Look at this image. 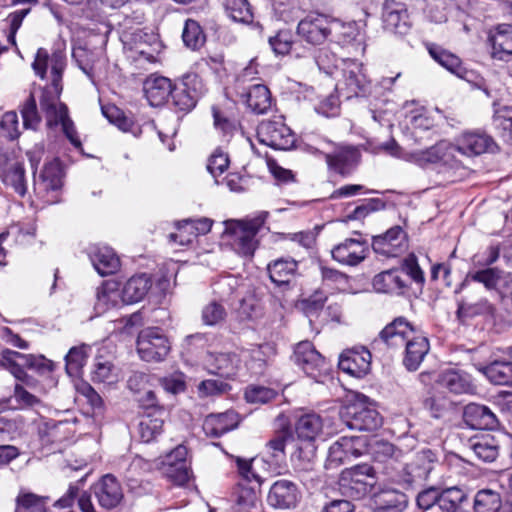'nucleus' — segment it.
<instances>
[{
    "mask_svg": "<svg viewBox=\"0 0 512 512\" xmlns=\"http://www.w3.org/2000/svg\"><path fill=\"white\" fill-rule=\"evenodd\" d=\"M64 60L61 53H56L52 60V84L41 89L39 104L46 126L55 129L61 126L62 132L69 142L77 149L82 148L81 140L73 120L69 116V109L60 99L63 86L62 74Z\"/></svg>",
    "mask_w": 512,
    "mask_h": 512,
    "instance_id": "obj_1",
    "label": "nucleus"
},
{
    "mask_svg": "<svg viewBox=\"0 0 512 512\" xmlns=\"http://www.w3.org/2000/svg\"><path fill=\"white\" fill-rule=\"evenodd\" d=\"M380 343L389 348L405 346L403 365L408 371H416L430 350L426 337L415 336L412 325L404 317H398L386 325L373 345Z\"/></svg>",
    "mask_w": 512,
    "mask_h": 512,
    "instance_id": "obj_2",
    "label": "nucleus"
},
{
    "mask_svg": "<svg viewBox=\"0 0 512 512\" xmlns=\"http://www.w3.org/2000/svg\"><path fill=\"white\" fill-rule=\"evenodd\" d=\"M438 462L437 453L426 448L415 453L412 460L402 464L401 461L393 471H387V476L406 490L421 488L428 479L435 464Z\"/></svg>",
    "mask_w": 512,
    "mask_h": 512,
    "instance_id": "obj_3",
    "label": "nucleus"
},
{
    "mask_svg": "<svg viewBox=\"0 0 512 512\" xmlns=\"http://www.w3.org/2000/svg\"><path fill=\"white\" fill-rule=\"evenodd\" d=\"M376 482L374 467L368 463H361L341 471L338 487L344 497L359 500L372 490Z\"/></svg>",
    "mask_w": 512,
    "mask_h": 512,
    "instance_id": "obj_4",
    "label": "nucleus"
},
{
    "mask_svg": "<svg viewBox=\"0 0 512 512\" xmlns=\"http://www.w3.org/2000/svg\"><path fill=\"white\" fill-rule=\"evenodd\" d=\"M136 348L143 361L161 362L169 354L171 344L161 328L147 327L139 332Z\"/></svg>",
    "mask_w": 512,
    "mask_h": 512,
    "instance_id": "obj_5",
    "label": "nucleus"
},
{
    "mask_svg": "<svg viewBox=\"0 0 512 512\" xmlns=\"http://www.w3.org/2000/svg\"><path fill=\"white\" fill-rule=\"evenodd\" d=\"M205 91L202 79L195 73H188L172 86L170 98L178 111L187 113L195 108Z\"/></svg>",
    "mask_w": 512,
    "mask_h": 512,
    "instance_id": "obj_6",
    "label": "nucleus"
},
{
    "mask_svg": "<svg viewBox=\"0 0 512 512\" xmlns=\"http://www.w3.org/2000/svg\"><path fill=\"white\" fill-rule=\"evenodd\" d=\"M340 418L352 430L375 431L382 425L378 411L362 401L345 405L340 410Z\"/></svg>",
    "mask_w": 512,
    "mask_h": 512,
    "instance_id": "obj_7",
    "label": "nucleus"
},
{
    "mask_svg": "<svg viewBox=\"0 0 512 512\" xmlns=\"http://www.w3.org/2000/svg\"><path fill=\"white\" fill-rule=\"evenodd\" d=\"M267 216L268 212L261 211L253 218L237 221L232 246L238 254L243 256H252L254 254L257 246L255 237L264 225Z\"/></svg>",
    "mask_w": 512,
    "mask_h": 512,
    "instance_id": "obj_8",
    "label": "nucleus"
},
{
    "mask_svg": "<svg viewBox=\"0 0 512 512\" xmlns=\"http://www.w3.org/2000/svg\"><path fill=\"white\" fill-rule=\"evenodd\" d=\"M330 152H324V158L328 170L342 177L350 176L358 167L361 161V152L358 147L349 144H334Z\"/></svg>",
    "mask_w": 512,
    "mask_h": 512,
    "instance_id": "obj_9",
    "label": "nucleus"
},
{
    "mask_svg": "<svg viewBox=\"0 0 512 512\" xmlns=\"http://www.w3.org/2000/svg\"><path fill=\"white\" fill-rule=\"evenodd\" d=\"M334 24L336 20L325 14L310 13L299 21L296 33L308 44L321 45L330 37Z\"/></svg>",
    "mask_w": 512,
    "mask_h": 512,
    "instance_id": "obj_10",
    "label": "nucleus"
},
{
    "mask_svg": "<svg viewBox=\"0 0 512 512\" xmlns=\"http://www.w3.org/2000/svg\"><path fill=\"white\" fill-rule=\"evenodd\" d=\"M257 138L275 150H289L295 144L294 133L281 118L262 121L257 127Z\"/></svg>",
    "mask_w": 512,
    "mask_h": 512,
    "instance_id": "obj_11",
    "label": "nucleus"
},
{
    "mask_svg": "<svg viewBox=\"0 0 512 512\" xmlns=\"http://www.w3.org/2000/svg\"><path fill=\"white\" fill-rule=\"evenodd\" d=\"M293 361L305 374L316 381H319V378L328 371L325 358L309 341H302L296 345Z\"/></svg>",
    "mask_w": 512,
    "mask_h": 512,
    "instance_id": "obj_12",
    "label": "nucleus"
},
{
    "mask_svg": "<svg viewBox=\"0 0 512 512\" xmlns=\"http://www.w3.org/2000/svg\"><path fill=\"white\" fill-rule=\"evenodd\" d=\"M381 18L384 30L395 35H407L412 27L407 6L400 1L385 0Z\"/></svg>",
    "mask_w": 512,
    "mask_h": 512,
    "instance_id": "obj_13",
    "label": "nucleus"
},
{
    "mask_svg": "<svg viewBox=\"0 0 512 512\" xmlns=\"http://www.w3.org/2000/svg\"><path fill=\"white\" fill-rule=\"evenodd\" d=\"M363 441L355 436H343L336 440L328 449L325 468L336 469L352 459L362 455Z\"/></svg>",
    "mask_w": 512,
    "mask_h": 512,
    "instance_id": "obj_14",
    "label": "nucleus"
},
{
    "mask_svg": "<svg viewBox=\"0 0 512 512\" xmlns=\"http://www.w3.org/2000/svg\"><path fill=\"white\" fill-rule=\"evenodd\" d=\"M372 248L379 255L397 257L408 248L407 232L400 225L392 226L385 233L373 236Z\"/></svg>",
    "mask_w": 512,
    "mask_h": 512,
    "instance_id": "obj_15",
    "label": "nucleus"
},
{
    "mask_svg": "<svg viewBox=\"0 0 512 512\" xmlns=\"http://www.w3.org/2000/svg\"><path fill=\"white\" fill-rule=\"evenodd\" d=\"M301 500L298 486L287 479L275 481L268 492L267 503L276 509L288 510L297 507Z\"/></svg>",
    "mask_w": 512,
    "mask_h": 512,
    "instance_id": "obj_16",
    "label": "nucleus"
},
{
    "mask_svg": "<svg viewBox=\"0 0 512 512\" xmlns=\"http://www.w3.org/2000/svg\"><path fill=\"white\" fill-rule=\"evenodd\" d=\"M343 89L347 91V98L352 96H364L369 92L371 81L365 73L362 63L355 60L344 62Z\"/></svg>",
    "mask_w": 512,
    "mask_h": 512,
    "instance_id": "obj_17",
    "label": "nucleus"
},
{
    "mask_svg": "<svg viewBox=\"0 0 512 512\" xmlns=\"http://www.w3.org/2000/svg\"><path fill=\"white\" fill-rule=\"evenodd\" d=\"M368 243L363 239L347 238L333 247L332 258L342 265L357 266L367 256Z\"/></svg>",
    "mask_w": 512,
    "mask_h": 512,
    "instance_id": "obj_18",
    "label": "nucleus"
},
{
    "mask_svg": "<svg viewBox=\"0 0 512 512\" xmlns=\"http://www.w3.org/2000/svg\"><path fill=\"white\" fill-rule=\"evenodd\" d=\"M373 288L379 293L411 297V285L405 282V275L399 268L383 271L373 278Z\"/></svg>",
    "mask_w": 512,
    "mask_h": 512,
    "instance_id": "obj_19",
    "label": "nucleus"
},
{
    "mask_svg": "<svg viewBox=\"0 0 512 512\" xmlns=\"http://www.w3.org/2000/svg\"><path fill=\"white\" fill-rule=\"evenodd\" d=\"M408 504L409 497L405 492L387 488L374 493L368 506L372 512H403Z\"/></svg>",
    "mask_w": 512,
    "mask_h": 512,
    "instance_id": "obj_20",
    "label": "nucleus"
},
{
    "mask_svg": "<svg viewBox=\"0 0 512 512\" xmlns=\"http://www.w3.org/2000/svg\"><path fill=\"white\" fill-rule=\"evenodd\" d=\"M339 368L356 378L366 376L371 368V353L365 347H355L341 354Z\"/></svg>",
    "mask_w": 512,
    "mask_h": 512,
    "instance_id": "obj_21",
    "label": "nucleus"
},
{
    "mask_svg": "<svg viewBox=\"0 0 512 512\" xmlns=\"http://www.w3.org/2000/svg\"><path fill=\"white\" fill-rule=\"evenodd\" d=\"M457 149L467 156L483 153H493L498 149L493 138L483 131H469L462 134L458 140Z\"/></svg>",
    "mask_w": 512,
    "mask_h": 512,
    "instance_id": "obj_22",
    "label": "nucleus"
},
{
    "mask_svg": "<svg viewBox=\"0 0 512 512\" xmlns=\"http://www.w3.org/2000/svg\"><path fill=\"white\" fill-rule=\"evenodd\" d=\"M94 494L99 505L106 510L116 508L124 497L120 483L111 474L104 475L94 486Z\"/></svg>",
    "mask_w": 512,
    "mask_h": 512,
    "instance_id": "obj_23",
    "label": "nucleus"
},
{
    "mask_svg": "<svg viewBox=\"0 0 512 512\" xmlns=\"http://www.w3.org/2000/svg\"><path fill=\"white\" fill-rule=\"evenodd\" d=\"M463 420L472 429L493 430L499 422L496 415L485 405L469 403L465 406Z\"/></svg>",
    "mask_w": 512,
    "mask_h": 512,
    "instance_id": "obj_24",
    "label": "nucleus"
},
{
    "mask_svg": "<svg viewBox=\"0 0 512 512\" xmlns=\"http://www.w3.org/2000/svg\"><path fill=\"white\" fill-rule=\"evenodd\" d=\"M88 256L93 267L101 276L116 273L120 268V259L108 246L93 245L88 249Z\"/></svg>",
    "mask_w": 512,
    "mask_h": 512,
    "instance_id": "obj_25",
    "label": "nucleus"
},
{
    "mask_svg": "<svg viewBox=\"0 0 512 512\" xmlns=\"http://www.w3.org/2000/svg\"><path fill=\"white\" fill-rule=\"evenodd\" d=\"M239 424V415L234 410L212 413L206 416L203 430L208 437L219 438L235 429Z\"/></svg>",
    "mask_w": 512,
    "mask_h": 512,
    "instance_id": "obj_26",
    "label": "nucleus"
},
{
    "mask_svg": "<svg viewBox=\"0 0 512 512\" xmlns=\"http://www.w3.org/2000/svg\"><path fill=\"white\" fill-rule=\"evenodd\" d=\"M172 82L164 76L150 75L143 84L146 99L153 107L166 103L172 93Z\"/></svg>",
    "mask_w": 512,
    "mask_h": 512,
    "instance_id": "obj_27",
    "label": "nucleus"
},
{
    "mask_svg": "<svg viewBox=\"0 0 512 512\" xmlns=\"http://www.w3.org/2000/svg\"><path fill=\"white\" fill-rule=\"evenodd\" d=\"M436 382L454 394H472L475 391L471 376L460 370L443 371L438 374Z\"/></svg>",
    "mask_w": 512,
    "mask_h": 512,
    "instance_id": "obj_28",
    "label": "nucleus"
},
{
    "mask_svg": "<svg viewBox=\"0 0 512 512\" xmlns=\"http://www.w3.org/2000/svg\"><path fill=\"white\" fill-rule=\"evenodd\" d=\"M488 41L492 48V57L506 60L512 55V25L500 24L494 30H490Z\"/></svg>",
    "mask_w": 512,
    "mask_h": 512,
    "instance_id": "obj_29",
    "label": "nucleus"
},
{
    "mask_svg": "<svg viewBox=\"0 0 512 512\" xmlns=\"http://www.w3.org/2000/svg\"><path fill=\"white\" fill-rule=\"evenodd\" d=\"M241 98L255 114L267 113L273 104L270 90L263 84L251 85L247 91L241 94Z\"/></svg>",
    "mask_w": 512,
    "mask_h": 512,
    "instance_id": "obj_30",
    "label": "nucleus"
},
{
    "mask_svg": "<svg viewBox=\"0 0 512 512\" xmlns=\"http://www.w3.org/2000/svg\"><path fill=\"white\" fill-rule=\"evenodd\" d=\"M475 368L483 373L495 385L512 386V362L508 360H494L484 365L474 363Z\"/></svg>",
    "mask_w": 512,
    "mask_h": 512,
    "instance_id": "obj_31",
    "label": "nucleus"
},
{
    "mask_svg": "<svg viewBox=\"0 0 512 512\" xmlns=\"http://www.w3.org/2000/svg\"><path fill=\"white\" fill-rule=\"evenodd\" d=\"M0 178L6 186H10L23 197L27 192L25 168L19 161H8L0 168Z\"/></svg>",
    "mask_w": 512,
    "mask_h": 512,
    "instance_id": "obj_32",
    "label": "nucleus"
},
{
    "mask_svg": "<svg viewBox=\"0 0 512 512\" xmlns=\"http://www.w3.org/2000/svg\"><path fill=\"white\" fill-rule=\"evenodd\" d=\"M495 306L486 298H481L476 302H470L467 297L457 299L456 317L460 321L476 316L493 317Z\"/></svg>",
    "mask_w": 512,
    "mask_h": 512,
    "instance_id": "obj_33",
    "label": "nucleus"
},
{
    "mask_svg": "<svg viewBox=\"0 0 512 512\" xmlns=\"http://www.w3.org/2000/svg\"><path fill=\"white\" fill-rule=\"evenodd\" d=\"M101 111L103 116L119 130L125 133H131L134 137L141 136V126L134 121L132 116L126 115L125 112L117 106L113 104L103 105Z\"/></svg>",
    "mask_w": 512,
    "mask_h": 512,
    "instance_id": "obj_34",
    "label": "nucleus"
},
{
    "mask_svg": "<svg viewBox=\"0 0 512 512\" xmlns=\"http://www.w3.org/2000/svg\"><path fill=\"white\" fill-rule=\"evenodd\" d=\"M152 286V280L147 274H137L132 276L125 283L121 297L122 301L132 304L141 301Z\"/></svg>",
    "mask_w": 512,
    "mask_h": 512,
    "instance_id": "obj_35",
    "label": "nucleus"
},
{
    "mask_svg": "<svg viewBox=\"0 0 512 512\" xmlns=\"http://www.w3.org/2000/svg\"><path fill=\"white\" fill-rule=\"evenodd\" d=\"M428 52L438 64L447 69L449 72L455 74L459 78H467V70L462 65V62L458 56L436 44H430L428 46Z\"/></svg>",
    "mask_w": 512,
    "mask_h": 512,
    "instance_id": "obj_36",
    "label": "nucleus"
},
{
    "mask_svg": "<svg viewBox=\"0 0 512 512\" xmlns=\"http://www.w3.org/2000/svg\"><path fill=\"white\" fill-rule=\"evenodd\" d=\"M469 447L475 456L484 462H493L499 453V442L491 434H482L471 438Z\"/></svg>",
    "mask_w": 512,
    "mask_h": 512,
    "instance_id": "obj_37",
    "label": "nucleus"
},
{
    "mask_svg": "<svg viewBox=\"0 0 512 512\" xmlns=\"http://www.w3.org/2000/svg\"><path fill=\"white\" fill-rule=\"evenodd\" d=\"M399 270L403 271L405 275V282L411 285V296L417 297L422 293L425 283L424 272L420 268L415 255L410 254L406 257Z\"/></svg>",
    "mask_w": 512,
    "mask_h": 512,
    "instance_id": "obj_38",
    "label": "nucleus"
},
{
    "mask_svg": "<svg viewBox=\"0 0 512 512\" xmlns=\"http://www.w3.org/2000/svg\"><path fill=\"white\" fill-rule=\"evenodd\" d=\"M500 278L501 271L496 268H485L474 272L470 271L455 289V294L464 291L470 281L483 284L487 290L496 289Z\"/></svg>",
    "mask_w": 512,
    "mask_h": 512,
    "instance_id": "obj_39",
    "label": "nucleus"
},
{
    "mask_svg": "<svg viewBox=\"0 0 512 512\" xmlns=\"http://www.w3.org/2000/svg\"><path fill=\"white\" fill-rule=\"evenodd\" d=\"M439 497L438 508L441 512H469L464 507L468 499L462 489L456 486L445 489L441 488Z\"/></svg>",
    "mask_w": 512,
    "mask_h": 512,
    "instance_id": "obj_40",
    "label": "nucleus"
},
{
    "mask_svg": "<svg viewBox=\"0 0 512 512\" xmlns=\"http://www.w3.org/2000/svg\"><path fill=\"white\" fill-rule=\"evenodd\" d=\"M269 44L272 50L278 55L291 53L299 58L310 52V49L298 47L297 44L293 42V36L289 30H281L275 36L270 37Z\"/></svg>",
    "mask_w": 512,
    "mask_h": 512,
    "instance_id": "obj_41",
    "label": "nucleus"
},
{
    "mask_svg": "<svg viewBox=\"0 0 512 512\" xmlns=\"http://www.w3.org/2000/svg\"><path fill=\"white\" fill-rule=\"evenodd\" d=\"M403 456L402 450L396 448L392 443L386 441L376 442L373 448L374 460L378 463L385 464L384 473L396 469Z\"/></svg>",
    "mask_w": 512,
    "mask_h": 512,
    "instance_id": "obj_42",
    "label": "nucleus"
},
{
    "mask_svg": "<svg viewBox=\"0 0 512 512\" xmlns=\"http://www.w3.org/2000/svg\"><path fill=\"white\" fill-rule=\"evenodd\" d=\"M166 416L141 415L137 425V435L144 443L154 441L163 431Z\"/></svg>",
    "mask_w": 512,
    "mask_h": 512,
    "instance_id": "obj_43",
    "label": "nucleus"
},
{
    "mask_svg": "<svg viewBox=\"0 0 512 512\" xmlns=\"http://www.w3.org/2000/svg\"><path fill=\"white\" fill-rule=\"evenodd\" d=\"M446 149V142L439 141L426 149L416 150L409 153L407 160L417 164L418 166L425 167L428 164H434L441 161L445 156Z\"/></svg>",
    "mask_w": 512,
    "mask_h": 512,
    "instance_id": "obj_44",
    "label": "nucleus"
},
{
    "mask_svg": "<svg viewBox=\"0 0 512 512\" xmlns=\"http://www.w3.org/2000/svg\"><path fill=\"white\" fill-rule=\"evenodd\" d=\"M323 422L316 413L302 415L296 423V434L299 439L312 442L322 431Z\"/></svg>",
    "mask_w": 512,
    "mask_h": 512,
    "instance_id": "obj_45",
    "label": "nucleus"
},
{
    "mask_svg": "<svg viewBox=\"0 0 512 512\" xmlns=\"http://www.w3.org/2000/svg\"><path fill=\"white\" fill-rule=\"evenodd\" d=\"M297 270V262L293 259H278L268 265L271 281L276 285L288 284Z\"/></svg>",
    "mask_w": 512,
    "mask_h": 512,
    "instance_id": "obj_46",
    "label": "nucleus"
},
{
    "mask_svg": "<svg viewBox=\"0 0 512 512\" xmlns=\"http://www.w3.org/2000/svg\"><path fill=\"white\" fill-rule=\"evenodd\" d=\"M502 507V498L499 492L492 489H481L476 492L473 499L474 512H499Z\"/></svg>",
    "mask_w": 512,
    "mask_h": 512,
    "instance_id": "obj_47",
    "label": "nucleus"
},
{
    "mask_svg": "<svg viewBox=\"0 0 512 512\" xmlns=\"http://www.w3.org/2000/svg\"><path fill=\"white\" fill-rule=\"evenodd\" d=\"M49 497L32 492H20L16 497L14 512H48Z\"/></svg>",
    "mask_w": 512,
    "mask_h": 512,
    "instance_id": "obj_48",
    "label": "nucleus"
},
{
    "mask_svg": "<svg viewBox=\"0 0 512 512\" xmlns=\"http://www.w3.org/2000/svg\"><path fill=\"white\" fill-rule=\"evenodd\" d=\"M20 113L25 129H38L42 122V116L38 110L33 93H30L26 100L20 105Z\"/></svg>",
    "mask_w": 512,
    "mask_h": 512,
    "instance_id": "obj_49",
    "label": "nucleus"
},
{
    "mask_svg": "<svg viewBox=\"0 0 512 512\" xmlns=\"http://www.w3.org/2000/svg\"><path fill=\"white\" fill-rule=\"evenodd\" d=\"M40 178L46 190H58L63 184V170L58 159L45 164Z\"/></svg>",
    "mask_w": 512,
    "mask_h": 512,
    "instance_id": "obj_50",
    "label": "nucleus"
},
{
    "mask_svg": "<svg viewBox=\"0 0 512 512\" xmlns=\"http://www.w3.org/2000/svg\"><path fill=\"white\" fill-rule=\"evenodd\" d=\"M225 10L235 22L249 24L253 21V12L248 0H225Z\"/></svg>",
    "mask_w": 512,
    "mask_h": 512,
    "instance_id": "obj_51",
    "label": "nucleus"
},
{
    "mask_svg": "<svg viewBox=\"0 0 512 512\" xmlns=\"http://www.w3.org/2000/svg\"><path fill=\"white\" fill-rule=\"evenodd\" d=\"M182 40L185 46L192 50H197L204 45L206 37L202 27L197 21L193 19H187L185 21Z\"/></svg>",
    "mask_w": 512,
    "mask_h": 512,
    "instance_id": "obj_52",
    "label": "nucleus"
},
{
    "mask_svg": "<svg viewBox=\"0 0 512 512\" xmlns=\"http://www.w3.org/2000/svg\"><path fill=\"white\" fill-rule=\"evenodd\" d=\"M116 379L114 364L103 356H97L91 371V380L97 383H113Z\"/></svg>",
    "mask_w": 512,
    "mask_h": 512,
    "instance_id": "obj_53",
    "label": "nucleus"
},
{
    "mask_svg": "<svg viewBox=\"0 0 512 512\" xmlns=\"http://www.w3.org/2000/svg\"><path fill=\"white\" fill-rule=\"evenodd\" d=\"M9 356H18L26 368L33 369L39 374L45 375L53 371L54 364L51 360L42 355L36 356L33 354H23L20 352H6L5 358Z\"/></svg>",
    "mask_w": 512,
    "mask_h": 512,
    "instance_id": "obj_54",
    "label": "nucleus"
},
{
    "mask_svg": "<svg viewBox=\"0 0 512 512\" xmlns=\"http://www.w3.org/2000/svg\"><path fill=\"white\" fill-rule=\"evenodd\" d=\"M87 346L72 347L65 357L66 361V372L69 376L78 377L85 365L87 354Z\"/></svg>",
    "mask_w": 512,
    "mask_h": 512,
    "instance_id": "obj_55",
    "label": "nucleus"
},
{
    "mask_svg": "<svg viewBox=\"0 0 512 512\" xmlns=\"http://www.w3.org/2000/svg\"><path fill=\"white\" fill-rule=\"evenodd\" d=\"M294 469L300 481L307 488H313L321 481L318 472L314 468V463L310 459L307 461L299 459L295 462Z\"/></svg>",
    "mask_w": 512,
    "mask_h": 512,
    "instance_id": "obj_56",
    "label": "nucleus"
},
{
    "mask_svg": "<svg viewBox=\"0 0 512 512\" xmlns=\"http://www.w3.org/2000/svg\"><path fill=\"white\" fill-rule=\"evenodd\" d=\"M31 12V8H24L10 12L4 19L7 24V41L17 49L16 34L20 29L23 20Z\"/></svg>",
    "mask_w": 512,
    "mask_h": 512,
    "instance_id": "obj_57",
    "label": "nucleus"
},
{
    "mask_svg": "<svg viewBox=\"0 0 512 512\" xmlns=\"http://www.w3.org/2000/svg\"><path fill=\"white\" fill-rule=\"evenodd\" d=\"M314 62L318 69L327 75H332L338 68L340 59L335 53L327 48L317 50L313 56Z\"/></svg>",
    "mask_w": 512,
    "mask_h": 512,
    "instance_id": "obj_58",
    "label": "nucleus"
},
{
    "mask_svg": "<svg viewBox=\"0 0 512 512\" xmlns=\"http://www.w3.org/2000/svg\"><path fill=\"white\" fill-rule=\"evenodd\" d=\"M239 286L238 279L234 276L228 275L219 278L213 284V291L220 301L229 302L232 299V295L236 293Z\"/></svg>",
    "mask_w": 512,
    "mask_h": 512,
    "instance_id": "obj_59",
    "label": "nucleus"
},
{
    "mask_svg": "<svg viewBox=\"0 0 512 512\" xmlns=\"http://www.w3.org/2000/svg\"><path fill=\"white\" fill-rule=\"evenodd\" d=\"M226 316V309L216 300L208 303L202 310V321L208 326H215L224 322Z\"/></svg>",
    "mask_w": 512,
    "mask_h": 512,
    "instance_id": "obj_60",
    "label": "nucleus"
},
{
    "mask_svg": "<svg viewBox=\"0 0 512 512\" xmlns=\"http://www.w3.org/2000/svg\"><path fill=\"white\" fill-rule=\"evenodd\" d=\"M441 488L429 486L421 489L416 495V506L419 510L427 511L438 506Z\"/></svg>",
    "mask_w": 512,
    "mask_h": 512,
    "instance_id": "obj_61",
    "label": "nucleus"
},
{
    "mask_svg": "<svg viewBox=\"0 0 512 512\" xmlns=\"http://www.w3.org/2000/svg\"><path fill=\"white\" fill-rule=\"evenodd\" d=\"M289 435L285 431H281L273 436L266 445L265 453L274 461H279L285 456V447Z\"/></svg>",
    "mask_w": 512,
    "mask_h": 512,
    "instance_id": "obj_62",
    "label": "nucleus"
},
{
    "mask_svg": "<svg viewBox=\"0 0 512 512\" xmlns=\"http://www.w3.org/2000/svg\"><path fill=\"white\" fill-rule=\"evenodd\" d=\"M177 231L170 233L168 240L171 244H178L180 246H188L196 239L192 226H190L189 220L185 219L176 224Z\"/></svg>",
    "mask_w": 512,
    "mask_h": 512,
    "instance_id": "obj_63",
    "label": "nucleus"
},
{
    "mask_svg": "<svg viewBox=\"0 0 512 512\" xmlns=\"http://www.w3.org/2000/svg\"><path fill=\"white\" fill-rule=\"evenodd\" d=\"M97 305L104 306L105 308L114 307L117 305V298L119 297L117 284L115 282H105L97 288Z\"/></svg>",
    "mask_w": 512,
    "mask_h": 512,
    "instance_id": "obj_64",
    "label": "nucleus"
}]
</instances>
